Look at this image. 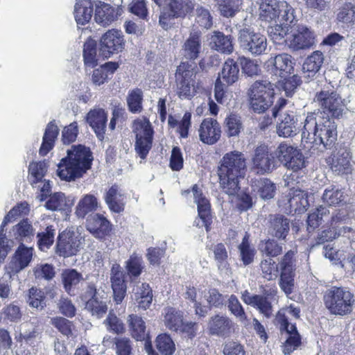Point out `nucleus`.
Wrapping results in <instances>:
<instances>
[{
  "instance_id": "1",
  "label": "nucleus",
  "mask_w": 355,
  "mask_h": 355,
  "mask_svg": "<svg viewBox=\"0 0 355 355\" xmlns=\"http://www.w3.org/2000/svg\"><path fill=\"white\" fill-rule=\"evenodd\" d=\"M337 139V125L319 112H309L302 130V144L307 150L322 146L331 148Z\"/></svg>"
},
{
  "instance_id": "2",
  "label": "nucleus",
  "mask_w": 355,
  "mask_h": 355,
  "mask_svg": "<svg viewBox=\"0 0 355 355\" xmlns=\"http://www.w3.org/2000/svg\"><path fill=\"white\" fill-rule=\"evenodd\" d=\"M246 157L239 150L224 154L218 162L217 174L220 187L229 196H234L239 190V180L246 171Z\"/></svg>"
},
{
  "instance_id": "3",
  "label": "nucleus",
  "mask_w": 355,
  "mask_h": 355,
  "mask_svg": "<svg viewBox=\"0 0 355 355\" xmlns=\"http://www.w3.org/2000/svg\"><path fill=\"white\" fill-rule=\"evenodd\" d=\"M67 153L58 164L57 175L62 180L71 182L89 169V148L82 144L73 145Z\"/></svg>"
},
{
  "instance_id": "4",
  "label": "nucleus",
  "mask_w": 355,
  "mask_h": 355,
  "mask_svg": "<svg viewBox=\"0 0 355 355\" xmlns=\"http://www.w3.org/2000/svg\"><path fill=\"white\" fill-rule=\"evenodd\" d=\"M353 294L346 288L333 286L324 295L325 307L334 315H345L352 312Z\"/></svg>"
},
{
  "instance_id": "5",
  "label": "nucleus",
  "mask_w": 355,
  "mask_h": 355,
  "mask_svg": "<svg viewBox=\"0 0 355 355\" xmlns=\"http://www.w3.org/2000/svg\"><path fill=\"white\" fill-rule=\"evenodd\" d=\"M259 17L262 20L276 21L277 19L292 23L295 19L293 8L285 1L258 0Z\"/></svg>"
},
{
  "instance_id": "6",
  "label": "nucleus",
  "mask_w": 355,
  "mask_h": 355,
  "mask_svg": "<svg viewBox=\"0 0 355 355\" xmlns=\"http://www.w3.org/2000/svg\"><path fill=\"white\" fill-rule=\"evenodd\" d=\"M287 101L280 98L272 109V116H279V122L277 126V133L279 137H289L296 135L298 130V116L294 108L285 110Z\"/></svg>"
},
{
  "instance_id": "7",
  "label": "nucleus",
  "mask_w": 355,
  "mask_h": 355,
  "mask_svg": "<svg viewBox=\"0 0 355 355\" xmlns=\"http://www.w3.org/2000/svg\"><path fill=\"white\" fill-rule=\"evenodd\" d=\"M274 87L267 80L255 81L250 90V105L252 110L258 113L265 112L272 103Z\"/></svg>"
},
{
  "instance_id": "8",
  "label": "nucleus",
  "mask_w": 355,
  "mask_h": 355,
  "mask_svg": "<svg viewBox=\"0 0 355 355\" xmlns=\"http://www.w3.org/2000/svg\"><path fill=\"white\" fill-rule=\"evenodd\" d=\"M313 101L321 110V112H318L327 114V117L329 118L331 116L339 118L342 116L344 110L343 101L339 95L329 87H324L316 92Z\"/></svg>"
},
{
  "instance_id": "9",
  "label": "nucleus",
  "mask_w": 355,
  "mask_h": 355,
  "mask_svg": "<svg viewBox=\"0 0 355 355\" xmlns=\"http://www.w3.org/2000/svg\"><path fill=\"white\" fill-rule=\"evenodd\" d=\"M286 42L292 51L308 50L315 46L316 35L311 28L299 24L292 28Z\"/></svg>"
},
{
  "instance_id": "10",
  "label": "nucleus",
  "mask_w": 355,
  "mask_h": 355,
  "mask_svg": "<svg viewBox=\"0 0 355 355\" xmlns=\"http://www.w3.org/2000/svg\"><path fill=\"white\" fill-rule=\"evenodd\" d=\"M132 130L136 136L135 150L141 159H145L152 148V125L147 119H139L134 121Z\"/></svg>"
},
{
  "instance_id": "11",
  "label": "nucleus",
  "mask_w": 355,
  "mask_h": 355,
  "mask_svg": "<svg viewBox=\"0 0 355 355\" xmlns=\"http://www.w3.org/2000/svg\"><path fill=\"white\" fill-rule=\"evenodd\" d=\"M196 74L194 67L189 63L182 62L178 67L175 73L177 94L181 99H189L193 96Z\"/></svg>"
},
{
  "instance_id": "12",
  "label": "nucleus",
  "mask_w": 355,
  "mask_h": 355,
  "mask_svg": "<svg viewBox=\"0 0 355 355\" xmlns=\"http://www.w3.org/2000/svg\"><path fill=\"white\" fill-rule=\"evenodd\" d=\"M238 41L244 52L253 55H261L267 49V39L260 33L243 28L239 33Z\"/></svg>"
},
{
  "instance_id": "13",
  "label": "nucleus",
  "mask_w": 355,
  "mask_h": 355,
  "mask_svg": "<svg viewBox=\"0 0 355 355\" xmlns=\"http://www.w3.org/2000/svg\"><path fill=\"white\" fill-rule=\"evenodd\" d=\"M125 41L121 31L110 29L105 32L100 40V51L105 58L121 52L125 47Z\"/></svg>"
},
{
  "instance_id": "14",
  "label": "nucleus",
  "mask_w": 355,
  "mask_h": 355,
  "mask_svg": "<svg viewBox=\"0 0 355 355\" xmlns=\"http://www.w3.org/2000/svg\"><path fill=\"white\" fill-rule=\"evenodd\" d=\"M276 323L279 325L281 331H285L288 335L286 340L283 346V352L285 355L295 350L301 343V337L297 332L295 324L288 322L284 313L279 311L275 318Z\"/></svg>"
},
{
  "instance_id": "15",
  "label": "nucleus",
  "mask_w": 355,
  "mask_h": 355,
  "mask_svg": "<svg viewBox=\"0 0 355 355\" xmlns=\"http://www.w3.org/2000/svg\"><path fill=\"white\" fill-rule=\"evenodd\" d=\"M251 161L252 168L258 174L270 173L275 167V157L269 153L268 146L263 144L254 149Z\"/></svg>"
},
{
  "instance_id": "16",
  "label": "nucleus",
  "mask_w": 355,
  "mask_h": 355,
  "mask_svg": "<svg viewBox=\"0 0 355 355\" xmlns=\"http://www.w3.org/2000/svg\"><path fill=\"white\" fill-rule=\"evenodd\" d=\"M292 56L287 53L271 55L264 63V67L270 74L286 77L293 70Z\"/></svg>"
},
{
  "instance_id": "17",
  "label": "nucleus",
  "mask_w": 355,
  "mask_h": 355,
  "mask_svg": "<svg viewBox=\"0 0 355 355\" xmlns=\"http://www.w3.org/2000/svg\"><path fill=\"white\" fill-rule=\"evenodd\" d=\"M194 202L197 205L198 218L194 221V224L199 227L205 226L207 231L212 223V217L210 213V204L209 200L203 196L201 190L197 185L192 188Z\"/></svg>"
},
{
  "instance_id": "18",
  "label": "nucleus",
  "mask_w": 355,
  "mask_h": 355,
  "mask_svg": "<svg viewBox=\"0 0 355 355\" xmlns=\"http://www.w3.org/2000/svg\"><path fill=\"white\" fill-rule=\"evenodd\" d=\"M28 206L26 202H21L14 207L8 214L5 216L0 227V261L6 257L8 252L10 249L8 243L9 241L6 236L4 227L12 219L22 214H26L28 212Z\"/></svg>"
},
{
  "instance_id": "19",
  "label": "nucleus",
  "mask_w": 355,
  "mask_h": 355,
  "mask_svg": "<svg viewBox=\"0 0 355 355\" xmlns=\"http://www.w3.org/2000/svg\"><path fill=\"white\" fill-rule=\"evenodd\" d=\"M82 245L81 239L75 232L64 231L58 238L57 252L62 257L74 255Z\"/></svg>"
},
{
  "instance_id": "20",
  "label": "nucleus",
  "mask_w": 355,
  "mask_h": 355,
  "mask_svg": "<svg viewBox=\"0 0 355 355\" xmlns=\"http://www.w3.org/2000/svg\"><path fill=\"white\" fill-rule=\"evenodd\" d=\"M33 249L26 247L22 243L18 247L11 261L6 267L10 277L26 268L32 260Z\"/></svg>"
},
{
  "instance_id": "21",
  "label": "nucleus",
  "mask_w": 355,
  "mask_h": 355,
  "mask_svg": "<svg viewBox=\"0 0 355 355\" xmlns=\"http://www.w3.org/2000/svg\"><path fill=\"white\" fill-rule=\"evenodd\" d=\"M220 134V126L216 120L207 118L202 121L199 129V136L203 143L209 145L215 144L219 140Z\"/></svg>"
},
{
  "instance_id": "22",
  "label": "nucleus",
  "mask_w": 355,
  "mask_h": 355,
  "mask_svg": "<svg viewBox=\"0 0 355 355\" xmlns=\"http://www.w3.org/2000/svg\"><path fill=\"white\" fill-rule=\"evenodd\" d=\"M268 228L271 236L285 240L290 230V220L282 214H270Z\"/></svg>"
},
{
  "instance_id": "23",
  "label": "nucleus",
  "mask_w": 355,
  "mask_h": 355,
  "mask_svg": "<svg viewBox=\"0 0 355 355\" xmlns=\"http://www.w3.org/2000/svg\"><path fill=\"white\" fill-rule=\"evenodd\" d=\"M111 283L113 290L114 300L116 304H120L126 293V285L124 274L119 264H114L111 270Z\"/></svg>"
},
{
  "instance_id": "24",
  "label": "nucleus",
  "mask_w": 355,
  "mask_h": 355,
  "mask_svg": "<svg viewBox=\"0 0 355 355\" xmlns=\"http://www.w3.org/2000/svg\"><path fill=\"white\" fill-rule=\"evenodd\" d=\"M118 11L113 6L104 2H99L96 6L94 20L102 26L110 25L118 17Z\"/></svg>"
},
{
  "instance_id": "25",
  "label": "nucleus",
  "mask_w": 355,
  "mask_h": 355,
  "mask_svg": "<svg viewBox=\"0 0 355 355\" xmlns=\"http://www.w3.org/2000/svg\"><path fill=\"white\" fill-rule=\"evenodd\" d=\"M308 193L300 189H292L286 196V201L290 211L304 212L309 206Z\"/></svg>"
},
{
  "instance_id": "26",
  "label": "nucleus",
  "mask_w": 355,
  "mask_h": 355,
  "mask_svg": "<svg viewBox=\"0 0 355 355\" xmlns=\"http://www.w3.org/2000/svg\"><path fill=\"white\" fill-rule=\"evenodd\" d=\"M163 322L170 331L178 332L182 326L183 312L172 306L165 307L162 312Z\"/></svg>"
},
{
  "instance_id": "27",
  "label": "nucleus",
  "mask_w": 355,
  "mask_h": 355,
  "mask_svg": "<svg viewBox=\"0 0 355 355\" xmlns=\"http://www.w3.org/2000/svg\"><path fill=\"white\" fill-rule=\"evenodd\" d=\"M107 120V114L103 109L94 107L90 110V126L100 141H103L105 137Z\"/></svg>"
},
{
  "instance_id": "28",
  "label": "nucleus",
  "mask_w": 355,
  "mask_h": 355,
  "mask_svg": "<svg viewBox=\"0 0 355 355\" xmlns=\"http://www.w3.org/2000/svg\"><path fill=\"white\" fill-rule=\"evenodd\" d=\"M208 327L211 334L225 336L230 333L233 322L227 316L216 315L211 318Z\"/></svg>"
},
{
  "instance_id": "29",
  "label": "nucleus",
  "mask_w": 355,
  "mask_h": 355,
  "mask_svg": "<svg viewBox=\"0 0 355 355\" xmlns=\"http://www.w3.org/2000/svg\"><path fill=\"white\" fill-rule=\"evenodd\" d=\"M90 311L93 315L101 317L103 313L107 311V297L106 293L103 290H96V288L90 286Z\"/></svg>"
},
{
  "instance_id": "30",
  "label": "nucleus",
  "mask_w": 355,
  "mask_h": 355,
  "mask_svg": "<svg viewBox=\"0 0 355 355\" xmlns=\"http://www.w3.org/2000/svg\"><path fill=\"white\" fill-rule=\"evenodd\" d=\"M239 77V67L232 59H227L223 64L221 72L216 80L230 85L236 82Z\"/></svg>"
},
{
  "instance_id": "31",
  "label": "nucleus",
  "mask_w": 355,
  "mask_h": 355,
  "mask_svg": "<svg viewBox=\"0 0 355 355\" xmlns=\"http://www.w3.org/2000/svg\"><path fill=\"white\" fill-rule=\"evenodd\" d=\"M59 134V129L55 121H50L45 129L42 138V143L40 148V154L42 156L46 155L55 145V140Z\"/></svg>"
},
{
  "instance_id": "32",
  "label": "nucleus",
  "mask_w": 355,
  "mask_h": 355,
  "mask_svg": "<svg viewBox=\"0 0 355 355\" xmlns=\"http://www.w3.org/2000/svg\"><path fill=\"white\" fill-rule=\"evenodd\" d=\"M105 202L113 212L121 213L124 210L125 197L116 185L112 186L108 190L105 196Z\"/></svg>"
},
{
  "instance_id": "33",
  "label": "nucleus",
  "mask_w": 355,
  "mask_h": 355,
  "mask_svg": "<svg viewBox=\"0 0 355 355\" xmlns=\"http://www.w3.org/2000/svg\"><path fill=\"white\" fill-rule=\"evenodd\" d=\"M119 68L116 62H107L94 69L92 74V82L95 85L105 83Z\"/></svg>"
},
{
  "instance_id": "34",
  "label": "nucleus",
  "mask_w": 355,
  "mask_h": 355,
  "mask_svg": "<svg viewBox=\"0 0 355 355\" xmlns=\"http://www.w3.org/2000/svg\"><path fill=\"white\" fill-rule=\"evenodd\" d=\"M169 16L174 18L184 17L191 12L194 3L191 0H168Z\"/></svg>"
},
{
  "instance_id": "35",
  "label": "nucleus",
  "mask_w": 355,
  "mask_h": 355,
  "mask_svg": "<svg viewBox=\"0 0 355 355\" xmlns=\"http://www.w3.org/2000/svg\"><path fill=\"white\" fill-rule=\"evenodd\" d=\"M127 323L130 335L137 340H143L146 337V323L141 317L130 314L127 317Z\"/></svg>"
},
{
  "instance_id": "36",
  "label": "nucleus",
  "mask_w": 355,
  "mask_h": 355,
  "mask_svg": "<svg viewBox=\"0 0 355 355\" xmlns=\"http://www.w3.org/2000/svg\"><path fill=\"white\" fill-rule=\"evenodd\" d=\"M201 40L197 33H191L184 42L182 46V53L187 59L196 60L201 51Z\"/></svg>"
},
{
  "instance_id": "37",
  "label": "nucleus",
  "mask_w": 355,
  "mask_h": 355,
  "mask_svg": "<svg viewBox=\"0 0 355 355\" xmlns=\"http://www.w3.org/2000/svg\"><path fill=\"white\" fill-rule=\"evenodd\" d=\"M324 61L321 51H315L309 55L302 65V71L309 78L313 77L320 70Z\"/></svg>"
},
{
  "instance_id": "38",
  "label": "nucleus",
  "mask_w": 355,
  "mask_h": 355,
  "mask_svg": "<svg viewBox=\"0 0 355 355\" xmlns=\"http://www.w3.org/2000/svg\"><path fill=\"white\" fill-rule=\"evenodd\" d=\"M252 189L263 200L272 198L276 192L275 184L267 178L256 180L253 182Z\"/></svg>"
},
{
  "instance_id": "39",
  "label": "nucleus",
  "mask_w": 355,
  "mask_h": 355,
  "mask_svg": "<svg viewBox=\"0 0 355 355\" xmlns=\"http://www.w3.org/2000/svg\"><path fill=\"white\" fill-rule=\"evenodd\" d=\"M92 227L90 233L97 239H102L107 236L112 228L110 223L103 215L96 214L92 218Z\"/></svg>"
},
{
  "instance_id": "40",
  "label": "nucleus",
  "mask_w": 355,
  "mask_h": 355,
  "mask_svg": "<svg viewBox=\"0 0 355 355\" xmlns=\"http://www.w3.org/2000/svg\"><path fill=\"white\" fill-rule=\"evenodd\" d=\"M82 280L83 277L81 274L75 269H67L62 273L64 288L70 295H75V289Z\"/></svg>"
},
{
  "instance_id": "41",
  "label": "nucleus",
  "mask_w": 355,
  "mask_h": 355,
  "mask_svg": "<svg viewBox=\"0 0 355 355\" xmlns=\"http://www.w3.org/2000/svg\"><path fill=\"white\" fill-rule=\"evenodd\" d=\"M12 232L15 239L21 242L31 241L34 236V230L27 219L13 227Z\"/></svg>"
},
{
  "instance_id": "42",
  "label": "nucleus",
  "mask_w": 355,
  "mask_h": 355,
  "mask_svg": "<svg viewBox=\"0 0 355 355\" xmlns=\"http://www.w3.org/2000/svg\"><path fill=\"white\" fill-rule=\"evenodd\" d=\"M211 40V43L214 44L213 48L216 51L225 53L232 52L233 44L230 36H226L223 33L215 31Z\"/></svg>"
},
{
  "instance_id": "43",
  "label": "nucleus",
  "mask_w": 355,
  "mask_h": 355,
  "mask_svg": "<svg viewBox=\"0 0 355 355\" xmlns=\"http://www.w3.org/2000/svg\"><path fill=\"white\" fill-rule=\"evenodd\" d=\"M89 0H76L74 6V17L78 29L89 22ZM85 28H82L84 31Z\"/></svg>"
},
{
  "instance_id": "44",
  "label": "nucleus",
  "mask_w": 355,
  "mask_h": 355,
  "mask_svg": "<svg viewBox=\"0 0 355 355\" xmlns=\"http://www.w3.org/2000/svg\"><path fill=\"white\" fill-rule=\"evenodd\" d=\"M344 191L336 186H330L324 191L322 199L328 205H338L344 202Z\"/></svg>"
},
{
  "instance_id": "45",
  "label": "nucleus",
  "mask_w": 355,
  "mask_h": 355,
  "mask_svg": "<svg viewBox=\"0 0 355 355\" xmlns=\"http://www.w3.org/2000/svg\"><path fill=\"white\" fill-rule=\"evenodd\" d=\"M135 300L141 309L146 310L149 308L153 301V292L148 284L142 283L137 287Z\"/></svg>"
},
{
  "instance_id": "46",
  "label": "nucleus",
  "mask_w": 355,
  "mask_h": 355,
  "mask_svg": "<svg viewBox=\"0 0 355 355\" xmlns=\"http://www.w3.org/2000/svg\"><path fill=\"white\" fill-rule=\"evenodd\" d=\"M126 101L130 112L140 113L142 111L143 92L141 89L135 88L130 90Z\"/></svg>"
},
{
  "instance_id": "47",
  "label": "nucleus",
  "mask_w": 355,
  "mask_h": 355,
  "mask_svg": "<svg viewBox=\"0 0 355 355\" xmlns=\"http://www.w3.org/2000/svg\"><path fill=\"white\" fill-rule=\"evenodd\" d=\"M156 347L162 355H173L175 351V345L171 337L167 334H161L155 340Z\"/></svg>"
},
{
  "instance_id": "48",
  "label": "nucleus",
  "mask_w": 355,
  "mask_h": 355,
  "mask_svg": "<svg viewBox=\"0 0 355 355\" xmlns=\"http://www.w3.org/2000/svg\"><path fill=\"white\" fill-rule=\"evenodd\" d=\"M48 168L45 162H32L29 165V181L32 185L37 184L44 177Z\"/></svg>"
},
{
  "instance_id": "49",
  "label": "nucleus",
  "mask_w": 355,
  "mask_h": 355,
  "mask_svg": "<svg viewBox=\"0 0 355 355\" xmlns=\"http://www.w3.org/2000/svg\"><path fill=\"white\" fill-rule=\"evenodd\" d=\"M243 128L241 116L231 114L225 120V130L227 137H235L239 135Z\"/></svg>"
},
{
  "instance_id": "50",
  "label": "nucleus",
  "mask_w": 355,
  "mask_h": 355,
  "mask_svg": "<svg viewBox=\"0 0 355 355\" xmlns=\"http://www.w3.org/2000/svg\"><path fill=\"white\" fill-rule=\"evenodd\" d=\"M329 214L328 209L322 205L309 214L307 218L308 230L309 232L314 230L324 220V218L327 217Z\"/></svg>"
},
{
  "instance_id": "51",
  "label": "nucleus",
  "mask_w": 355,
  "mask_h": 355,
  "mask_svg": "<svg viewBox=\"0 0 355 355\" xmlns=\"http://www.w3.org/2000/svg\"><path fill=\"white\" fill-rule=\"evenodd\" d=\"M55 230L53 226H48L44 232L37 234V245L42 251H46L50 248L54 242Z\"/></svg>"
},
{
  "instance_id": "52",
  "label": "nucleus",
  "mask_w": 355,
  "mask_h": 355,
  "mask_svg": "<svg viewBox=\"0 0 355 355\" xmlns=\"http://www.w3.org/2000/svg\"><path fill=\"white\" fill-rule=\"evenodd\" d=\"M220 14L225 17H233L239 10L241 0H216Z\"/></svg>"
},
{
  "instance_id": "53",
  "label": "nucleus",
  "mask_w": 355,
  "mask_h": 355,
  "mask_svg": "<svg viewBox=\"0 0 355 355\" xmlns=\"http://www.w3.org/2000/svg\"><path fill=\"white\" fill-rule=\"evenodd\" d=\"M337 20L345 24H352L355 21V5L352 3H345L337 14Z\"/></svg>"
},
{
  "instance_id": "54",
  "label": "nucleus",
  "mask_w": 355,
  "mask_h": 355,
  "mask_svg": "<svg viewBox=\"0 0 355 355\" xmlns=\"http://www.w3.org/2000/svg\"><path fill=\"white\" fill-rule=\"evenodd\" d=\"M252 306L256 308L260 313L266 318H270L272 315L273 308L268 296L256 295L255 301Z\"/></svg>"
},
{
  "instance_id": "55",
  "label": "nucleus",
  "mask_w": 355,
  "mask_h": 355,
  "mask_svg": "<svg viewBox=\"0 0 355 355\" xmlns=\"http://www.w3.org/2000/svg\"><path fill=\"white\" fill-rule=\"evenodd\" d=\"M227 306L231 313L235 315L241 322L245 324L248 323V320L244 309L235 295H231L230 296Z\"/></svg>"
},
{
  "instance_id": "56",
  "label": "nucleus",
  "mask_w": 355,
  "mask_h": 355,
  "mask_svg": "<svg viewBox=\"0 0 355 355\" xmlns=\"http://www.w3.org/2000/svg\"><path fill=\"white\" fill-rule=\"evenodd\" d=\"M67 206L66 197L61 192H57L51 195L46 202V209L52 211L64 210Z\"/></svg>"
},
{
  "instance_id": "57",
  "label": "nucleus",
  "mask_w": 355,
  "mask_h": 355,
  "mask_svg": "<svg viewBox=\"0 0 355 355\" xmlns=\"http://www.w3.org/2000/svg\"><path fill=\"white\" fill-rule=\"evenodd\" d=\"M44 292L37 288L32 287L28 291L27 302L30 306L37 309H42L45 306Z\"/></svg>"
},
{
  "instance_id": "58",
  "label": "nucleus",
  "mask_w": 355,
  "mask_h": 355,
  "mask_svg": "<svg viewBox=\"0 0 355 355\" xmlns=\"http://www.w3.org/2000/svg\"><path fill=\"white\" fill-rule=\"evenodd\" d=\"M196 21L201 27L209 29L213 24L212 17L209 9L198 6L196 8Z\"/></svg>"
},
{
  "instance_id": "59",
  "label": "nucleus",
  "mask_w": 355,
  "mask_h": 355,
  "mask_svg": "<svg viewBox=\"0 0 355 355\" xmlns=\"http://www.w3.org/2000/svg\"><path fill=\"white\" fill-rule=\"evenodd\" d=\"M249 236L245 235L239 245L241 259L245 265H248L253 261L256 251L249 243Z\"/></svg>"
},
{
  "instance_id": "60",
  "label": "nucleus",
  "mask_w": 355,
  "mask_h": 355,
  "mask_svg": "<svg viewBox=\"0 0 355 355\" xmlns=\"http://www.w3.org/2000/svg\"><path fill=\"white\" fill-rule=\"evenodd\" d=\"M263 277L267 280L275 279L278 275V268L275 261L271 258L263 260L260 264Z\"/></svg>"
},
{
  "instance_id": "61",
  "label": "nucleus",
  "mask_w": 355,
  "mask_h": 355,
  "mask_svg": "<svg viewBox=\"0 0 355 355\" xmlns=\"http://www.w3.org/2000/svg\"><path fill=\"white\" fill-rule=\"evenodd\" d=\"M284 23V21H282ZM286 24H275V26H271L268 28V34L270 37L271 40L274 43L280 44L282 42H286L284 40L285 36L288 32L287 24L288 23L285 22Z\"/></svg>"
},
{
  "instance_id": "62",
  "label": "nucleus",
  "mask_w": 355,
  "mask_h": 355,
  "mask_svg": "<svg viewBox=\"0 0 355 355\" xmlns=\"http://www.w3.org/2000/svg\"><path fill=\"white\" fill-rule=\"evenodd\" d=\"M330 164L332 171L338 174L345 173L349 166V154L346 153L344 155V153H343L342 155L338 154L334 155Z\"/></svg>"
},
{
  "instance_id": "63",
  "label": "nucleus",
  "mask_w": 355,
  "mask_h": 355,
  "mask_svg": "<svg viewBox=\"0 0 355 355\" xmlns=\"http://www.w3.org/2000/svg\"><path fill=\"white\" fill-rule=\"evenodd\" d=\"M214 259L220 270L227 269L228 266V253L223 243H218L214 248Z\"/></svg>"
},
{
  "instance_id": "64",
  "label": "nucleus",
  "mask_w": 355,
  "mask_h": 355,
  "mask_svg": "<svg viewBox=\"0 0 355 355\" xmlns=\"http://www.w3.org/2000/svg\"><path fill=\"white\" fill-rule=\"evenodd\" d=\"M114 350L116 355H130L132 352L131 341L125 337L114 338Z\"/></svg>"
}]
</instances>
